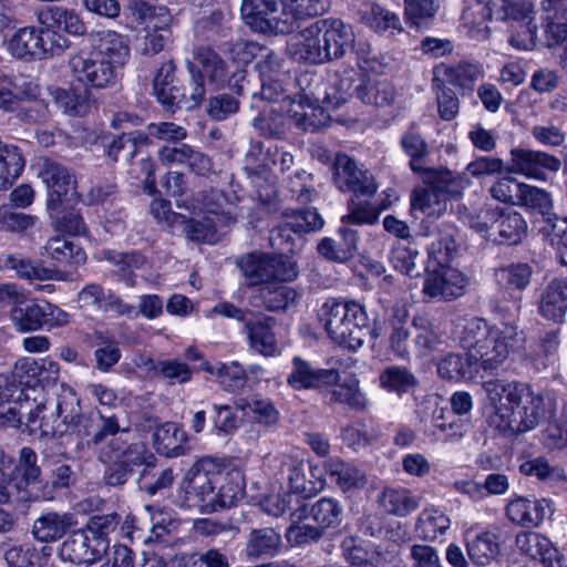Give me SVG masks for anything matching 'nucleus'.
Here are the masks:
<instances>
[{"label":"nucleus","instance_id":"1","mask_svg":"<svg viewBox=\"0 0 567 567\" xmlns=\"http://www.w3.org/2000/svg\"><path fill=\"white\" fill-rule=\"evenodd\" d=\"M483 389L493 408L489 424L503 436L529 432L545 417L544 396L527 383L491 379Z\"/></svg>","mask_w":567,"mask_h":567},{"label":"nucleus","instance_id":"2","mask_svg":"<svg viewBox=\"0 0 567 567\" xmlns=\"http://www.w3.org/2000/svg\"><path fill=\"white\" fill-rule=\"evenodd\" d=\"M87 47L80 49L69 61L73 75L87 86L106 89L117 80V70L126 64L130 47L125 38L110 29L92 30Z\"/></svg>","mask_w":567,"mask_h":567},{"label":"nucleus","instance_id":"3","mask_svg":"<svg viewBox=\"0 0 567 567\" xmlns=\"http://www.w3.org/2000/svg\"><path fill=\"white\" fill-rule=\"evenodd\" d=\"M9 406L8 413L19 424L25 423L31 430H40L42 435H63L69 431V423L80 411V399L70 386H62L54 398L45 399L33 406V402L24 400Z\"/></svg>","mask_w":567,"mask_h":567},{"label":"nucleus","instance_id":"4","mask_svg":"<svg viewBox=\"0 0 567 567\" xmlns=\"http://www.w3.org/2000/svg\"><path fill=\"white\" fill-rule=\"evenodd\" d=\"M319 318L328 337L352 351L361 348L369 336L379 337L371 329L364 306L353 300L328 299L321 306Z\"/></svg>","mask_w":567,"mask_h":567},{"label":"nucleus","instance_id":"5","mask_svg":"<svg viewBox=\"0 0 567 567\" xmlns=\"http://www.w3.org/2000/svg\"><path fill=\"white\" fill-rule=\"evenodd\" d=\"M425 186L411 194V208L429 217H441L447 210L450 198L460 195V182L447 169H432L419 174Z\"/></svg>","mask_w":567,"mask_h":567},{"label":"nucleus","instance_id":"6","mask_svg":"<svg viewBox=\"0 0 567 567\" xmlns=\"http://www.w3.org/2000/svg\"><path fill=\"white\" fill-rule=\"evenodd\" d=\"M213 312L244 322L249 346L252 350L266 357H274L279 352L278 341L274 331L276 320L272 317L243 310L229 302H220L213 308Z\"/></svg>","mask_w":567,"mask_h":567},{"label":"nucleus","instance_id":"7","mask_svg":"<svg viewBox=\"0 0 567 567\" xmlns=\"http://www.w3.org/2000/svg\"><path fill=\"white\" fill-rule=\"evenodd\" d=\"M523 341V333L513 324L492 327V333L478 344L470 359L483 372L493 373L504 365L509 353L520 347Z\"/></svg>","mask_w":567,"mask_h":567},{"label":"nucleus","instance_id":"8","mask_svg":"<svg viewBox=\"0 0 567 567\" xmlns=\"http://www.w3.org/2000/svg\"><path fill=\"white\" fill-rule=\"evenodd\" d=\"M285 0H243L240 13L246 24L261 33L288 34Z\"/></svg>","mask_w":567,"mask_h":567},{"label":"nucleus","instance_id":"9","mask_svg":"<svg viewBox=\"0 0 567 567\" xmlns=\"http://www.w3.org/2000/svg\"><path fill=\"white\" fill-rule=\"evenodd\" d=\"M333 171L334 183L342 192H351L357 197H371L378 189L373 175L347 154L337 155Z\"/></svg>","mask_w":567,"mask_h":567},{"label":"nucleus","instance_id":"10","mask_svg":"<svg viewBox=\"0 0 567 567\" xmlns=\"http://www.w3.org/2000/svg\"><path fill=\"white\" fill-rule=\"evenodd\" d=\"M107 547V539H102L82 528L68 536L61 544L59 555L64 561L89 566L100 559Z\"/></svg>","mask_w":567,"mask_h":567},{"label":"nucleus","instance_id":"11","mask_svg":"<svg viewBox=\"0 0 567 567\" xmlns=\"http://www.w3.org/2000/svg\"><path fill=\"white\" fill-rule=\"evenodd\" d=\"M59 371V364L53 361L22 358L16 362L11 373L6 375L17 386L18 391L14 394L18 400L23 402L29 400L28 390L45 379L56 380Z\"/></svg>","mask_w":567,"mask_h":567},{"label":"nucleus","instance_id":"12","mask_svg":"<svg viewBox=\"0 0 567 567\" xmlns=\"http://www.w3.org/2000/svg\"><path fill=\"white\" fill-rule=\"evenodd\" d=\"M48 189L47 208L53 212L75 192V178L64 165L45 158L38 173Z\"/></svg>","mask_w":567,"mask_h":567},{"label":"nucleus","instance_id":"13","mask_svg":"<svg viewBox=\"0 0 567 567\" xmlns=\"http://www.w3.org/2000/svg\"><path fill=\"white\" fill-rule=\"evenodd\" d=\"M69 430L76 434L82 445L91 447L99 445L107 435H115L120 431V424L114 415L104 416L97 410L83 415L80 410L69 423Z\"/></svg>","mask_w":567,"mask_h":567},{"label":"nucleus","instance_id":"14","mask_svg":"<svg viewBox=\"0 0 567 567\" xmlns=\"http://www.w3.org/2000/svg\"><path fill=\"white\" fill-rule=\"evenodd\" d=\"M560 166V159L553 155L517 147L511 151V162L506 171L528 178L545 181L547 173H556Z\"/></svg>","mask_w":567,"mask_h":567},{"label":"nucleus","instance_id":"15","mask_svg":"<svg viewBox=\"0 0 567 567\" xmlns=\"http://www.w3.org/2000/svg\"><path fill=\"white\" fill-rule=\"evenodd\" d=\"M468 285V278L455 268H441L427 272L424 278L422 292L425 297L449 301L464 295Z\"/></svg>","mask_w":567,"mask_h":567},{"label":"nucleus","instance_id":"16","mask_svg":"<svg viewBox=\"0 0 567 567\" xmlns=\"http://www.w3.org/2000/svg\"><path fill=\"white\" fill-rule=\"evenodd\" d=\"M101 462H120L133 472L136 466L153 467L156 457L143 442L126 444L121 439H112L99 456Z\"/></svg>","mask_w":567,"mask_h":567},{"label":"nucleus","instance_id":"17","mask_svg":"<svg viewBox=\"0 0 567 567\" xmlns=\"http://www.w3.org/2000/svg\"><path fill=\"white\" fill-rule=\"evenodd\" d=\"M185 487V502L187 507L199 509H216L215 486L220 481L218 473H210L198 467H193Z\"/></svg>","mask_w":567,"mask_h":567},{"label":"nucleus","instance_id":"18","mask_svg":"<svg viewBox=\"0 0 567 567\" xmlns=\"http://www.w3.org/2000/svg\"><path fill=\"white\" fill-rule=\"evenodd\" d=\"M515 544L518 550L544 567H563L564 556L549 538L536 532H520Z\"/></svg>","mask_w":567,"mask_h":567},{"label":"nucleus","instance_id":"19","mask_svg":"<svg viewBox=\"0 0 567 567\" xmlns=\"http://www.w3.org/2000/svg\"><path fill=\"white\" fill-rule=\"evenodd\" d=\"M319 25L326 40V62L341 59L353 49L355 35L351 25L340 19H322Z\"/></svg>","mask_w":567,"mask_h":567},{"label":"nucleus","instance_id":"20","mask_svg":"<svg viewBox=\"0 0 567 567\" xmlns=\"http://www.w3.org/2000/svg\"><path fill=\"white\" fill-rule=\"evenodd\" d=\"M505 511L512 523L526 528L539 526L554 512L546 498L532 501L522 496L509 501Z\"/></svg>","mask_w":567,"mask_h":567},{"label":"nucleus","instance_id":"21","mask_svg":"<svg viewBox=\"0 0 567 567\" xmlns=\"http://www.w3.org/2000/svg\"><path fill=\"white\" fill-rule=\"evenodd\" d=\"M293 369L288 375L287 382L295 390L319 389L329 386L339 381V372L336 369H313L309 362L299 357L292 360Z\"/></svg>","mask_w":567,"mask_h":567},{"label":"nucleus","instance_id":"22","mask_svg":"<svg viewBox=\"0 0 567 567\" xmlns=\"http://www.w3.org/2000/svg\"><path fill=\"white\" fill-rule=\"evenodd\" d=\"M353 81L351 76L334 75L330 85V91L322 78H309V93L307 96L313 99L316 103H323L327 107L338 109L351 96Z\"/></svg>","mask_w":567,"mask_h":567},{"label":"nucleus","instance_id":"23","mask_svg":"<svg viewBox=\"0 0 567 567\" xmlns=\"http://www.w3.org/2000/svg\"><path fill=\"white\" fill-rule=\"evenodd\" d=\"M506 14L512 19L511 37L508 42L518 50H532L536 45L537 25L530 16V6L524 2L519 9H515L514 4H509Z\"/></svg>","mask_w":567,"mask_h":567},{"label":"nucleus","instance_id":"24","mask_svg":"<svg viewBox=\"0 0 567 567\" xmlns=\"http://www.w3.org/2000/svg\"><path fill=\"white\" fill-rule=\"evenodd\" d=\"M319 20L301 30L291 38L288 44V52L296 61H303L312 64L326 63V55L320 48Z\"/></svg>","mask_w":567,"mask_h":567},{"label":"nucleus","instance_id":"25","mask_svg":"<svg viewBox=\"0 0 567 567\" xmlns=\"http://www.w3.org/2000/svg\"><path fill=\"white\" fill-rule=\"evenodd\" d=\"M340 548L347 565L334 564L328 567H385L388 561L379 548H368L354 536H346L340 543Z\"/></svg>","mask_w":567,"mask_h":567},{"label":"nucleus","instance_id":"26","mask_svg":"<svg viewBox=\"0 0 567 567\" xmlns=\"http://www.w3.org/2000/svg\"><path fill=\"white\" fill-rule=\"evenodd\" d=\"M174 73L175 64L173 61H166L161 65L153 81L157 101L171 111L181 107L187 99L185 90L175 84Z\"/></svg>","mask_w":567,"mask_h":567},{"label":"nucleus","instance_id":"27","mask_svg":"<svg viewBox=\"0 0 567 567\" xmlns=\"http://www.w3.org/2000/svg\"><path fill=\"white\" fill-rule=\"evenodd\" d=\"M79 302L81 307L86 309H94L113 315H130L133 311V307L124 303L121 298L105 291L104 288L96 284L85 286L79 292Z\"/></svg>","mask_w":567,"mask_h":567},{"label":"nucleus","instance_id":"28","mask_svg":"<svg viewBox=\"0 0 567 567\" xmlns=\"http://www.w3.org/2000/svg\"><path fill=\"white\" fill-rule=\"evenodd\" d=\"M35 16L40 25L54 27L58 31L62 29L75 37H86L89 33L81 17L72 9L59 6L45 7L37 11Z\"/></svg>","mask_w":567,"mask_h":567},{"label":"nucleus","instance_id":"29","mask_svg":"<svg viewBox=\"0 0 567 567\" xmlns=\"http://www.w3.org/2000/svg\"><path fill=\"white\" fill-rule=\"evenodd\" d=\"M281 547V534L272 527H261L249 532L244 551L249 560H257L276 556Z\"/></svg>","mask_w":567,"mask_h":567},{"label":"nucleus","instance_id":"30","mask_svg":"<svg viewBox=\"0 0 567 567\" xmlns=\"http://www.w3.org/2000/svg\"><path fill=\"white\" fill-rule=\"evenodd\" d=\"M305 82L308 83L307 87L302 86L303 91V97L307 101V106H303L302 103H300V111H293L291 114V121L293 124L301 128L305 132H318L321 128H324L328 126L330 121V115L328 112L321 106V103H316L313 99L307 96V93H309V76L303 75L299 79L300 85H302ZM322 105H324L322 103Z\"/></svg>","mask_w":567,"mask_h":567},{"label":"nucleus","instance_id":"31","mask_svg":"<svg viewBox=\"0 0 567 567\" xmlns=\"http://www.w3.org/2000/svg\"><path fill=\"white\" fill-rule=\"evenodd\" d=\"M538 311L547 320L564 321L567 313V282L564 279H554L543 289Z\"/></svg>","mask_w":567,"mask_h":567},{"label":"nucleus","instance_id":"32","mask_svg":"<svg viewBox=\"0 0 567 567\" xmlns=\"http://www.w3.org/2000/svg\"><path fill=\"white\" fill-rule=\"evenodd\" d=\"M323 470L331 484L342 492L360 489L367 484V476L359 467L339 457L327 460Z\"/></svg>","mask_w":567,"mask_h":567},{"label":"nucleus","instance_id":"33","mask_svg":"<svg viewBox=\"0 0 567 567\" xmlns=\"http://www.w3.org/2000/svg\"><path fill=\"white\" fill-rule=\"evenodd\" d=\"M466 549L471 561L476 566H487L499 553L498 536L489 530L466 533Z\"/></svg>","mask_w":567,"mask_h":567},{"label":"nucleus","instance_id":"34","mask_svg":"<svg viewBox=\"0 0 567 567\" xmlns=\"http://www.w3.org/2000/svg\"><path fill=\"white\" fill-rule=\"evenodd\" d=\"M400 146L409 156V167L413 173L421 174L425 171L433 169L425 166V161L430 156L431 148L426 140L422 136L416 123H412L401 135Z\"/></svg>","mask_w":567,"mask_h":567},{"label":"nucleus","instance_id":"35","mask_svg":"<svg viewBox=\"0 0 567 567\" xmlns=\"http://www.w3.org/2000/svg\"><path fill=\"white\" fill-rule=\"evenodd\" d=\"M187 435L174 422H165L155 427L153 444L156 452L166 457H177L187 452Z\"/></svg>","mask_w":567,"mask_h":567},{"label":"nucleus","instance_id":"36","mask_svg":"<svg viewBox=\"0 0 567 567\" xmlns=\"http://www.w3.org/2000/svg\"><path fill=\"white\" fill-rule=\"evenodd\" d=\"M72 524L73 516L71 514L49 512L34 520L32 534L41 543H52L60 539Z\"/></svg>","mask_w":567,"mask_h":567},{"label":"nucleus","instance_id":"37","mask_svg":"<svg viewBox=\"0 0 567 567\" xmlns=\"http://www.w3.org/2000/svg\"><path fill=\"white\" fill-rule=\"evenodd\" d=\"M42 300L28 299L25 295L10 310V320L20 332L35 331L43 327Z\"/></svg>","mask_w":567,"mask_h":567},{"label":"nucleus","instance_id":"38","mask_svg":"<svg viewBox=\"0 0 567 567\" xmlns=\"http://www.w3.org/2000/svg\"><path fill=\"white\" fill-rule=\"evenodd\" d=\"M527 224L517 212L501 210V217L496 224L493 241L506 245H517L526 236Z\"/></svg>","mask_w":567,"mask_h":567},{"label":"nucleus","instance_id":"39","mask_svg":"<svg viewBox=\"0 0 567 567\" xmlns=\"http://www.w3.org/2000/svg\"><path fill=\"white\" fill-rule=\"evenodd\" d=\"M200 80L207 79L210 84L223 85L227 79V68L221 58L212 49L202 47L195 53Z\"/></svg>","mask_w":567,"mask_h":567},{"label":"nucleus","instance_id":"40","mask_svg":"<svg viewBox=\"0 0 567 567\" xmlns=\"http://www.w3.org/2000/svg\"><path fill=\"white\" fill-rule=\"evenodd\" d=\"M440 9V0H404L405 23L417 30L429 29Z\"/></svg>","mask_w":567,"mask_h":567},{"label":"nucleus","instance_id":"41","mask_svg":"<svg viewBox=\"0 0 567 567\" xmlns=\"http://www.w3.org/2000/svg\"><path fill=\"white\" fill-rule=\"evenodd\" d=\"M334 388L330 391V403L346 404L352 410L364 411L368 406V400L360 390L359 380L350 377L341 383H333Z\"/></svg>","mask_w":567,"mask_h":567},{"label":"nucleus","instance_id":"42","mask_svg":"<svg viewBox=\"0 0 567 567\" xmlns=\"http://www.w3.org/2000/svg\"><path fill=\"white\" fill-rule=\"evenodd\" d=\"M237 264L249 286L270 285L268 254L251 252L241 257Z\"/></svg>","mask_w":567,"mask_h":567},{"label":"nucleus","instance_id":"43","mask_svg":"<svg viewBox=\"0 0 567 567\" xmlns=\"http://www.w3.org/2000/svg\"><path fill=\"white\" fill-rule=\"evenodd\" d=\"M7 49L14 58L38 60V28L18 29L8 40Z\"/></svg>","mask_w":567,"mask_h":567},{"label":"nucleus","instance_id":"44","mask_svg":"<svg viewBox=\"0 0 567 567\" xmlns=\"http://www.w3.org/2000/svg\"><path fill=\"white\" fill-rule=\"evenodd\" d=\"M133 14L146 23V30L172 33L171 27L174 18L164 6L151 7L146 2L141 1L135 4Z\"/></svg>","mask_w":567,"mask_h":567},{"label":"nucleus","instance_id":"45","mask_svg":"<svg viewBox=\"0 0 567 567\" xmlns=\"http://www.w3.org/2000/svg\"><path fill=\"white\" fill-rule=\"evenodd\" d=\"M43 249L44 255L61 264L80 265L86 259L81 247L61 236L50 238Z\"/></svg>","mask_w":567,"mask_h":567},{"label":"nucleus","instance_id":"46","mask_svg":"<svg viewBox=\"0 0 567 567\" xmlns=\"http://www.w3.org/2000/svg\"><path fill=\"white\" fill-rule=\"evenodd\" d=\"M450 524L449 516L439 508H425L417 518L416 533L425 540H435L445 533Z\"/></svg>","mask_w":567,"mask_h":567},{"label":"nucleus","instance_id":"47","mask_svg":"<svg viewBox=\"0 0 567 567\" xmlns=\"http://www.w3.org/2000/svg\"><path fill=\"white\" fill-rule=\"evenodd\" d=\"M380 504L388 514L406 516L419 506L417 498L406 488H385Z\"/></svg>","mask_w":567,"mask_h":567},{"label":"nucleus","instance_id":"48","mask_svg":"<svg viewBox=\"0 0 567 567\" xmlns=\"http://www.w3.org/2000/svg\"><path fill=\"white\" fill-rule=\"evenodd\" d=\"M379 379L383 389L400 395L414 391L419 385L416 377L404 367H389L381 372Z\"/></svg>","mask_w":567,"mask_h":567},{"label":"nucleus","instance_id":"49","mask_svg":"<svg viewBox=\"0 0 567 567\" xmlns=\"http://www.w3.org/2000/svg\"><path fill=\"white\" fill-rule=\"evenodd\" d=\"M24 159L16 146H0V189H8L20 176Z\"/></svg>","mask_w":567,"mask_h":567},{"label":"nucleus","instance_id":"50","mask_svg":"<svg viewBox=\"0 0 567 567\" xmlns=\"http://www.w3.org/2000/svg\"><path fill=\"white\" fill-rule=\"evenodd\" d=\"M354 90L358 97L365 104L388 106L394 101V89L386 80H369Z\"/></svg>","mask_w":567,"mask_h":567},{"label":"nucleus","instance_id":"51","mask_svg":"<svg viewBox=\"0 0 567 567\" xmlns=\"http://www.w3.org/2000/svg\"><path fill=\"white\" fill-rule=\"evenodd\" d=\"M102 257L116 267L122 279L131 286L134 284V270L140 269L145 264L144 256L137 251L121 252L107 249L102 251Z\"/></svg>","mask_w":567,"mask_h":567},{"label":"nucleus","instance_id":"52","mask_svg":"<svg viewBox=\"0 0 567 567\" xmlns=\"http://www.w3.org/2000/svg\"><path fill=\"white\" fill-rule=\"evenodd\" d=\"M285 16L289 18L291 33L299 20L315 18L327 11V0H285Z\"/></svg>","mask_w":567,"mask_h":567},{"label":"nucleus","instance_id":"53","mask_svg":"<svg viewBox=\"0 0 567 567\" xmlns=\"http://www.w3.org/2000/svg\"><path fill=\"white\" fill-rule=\"evenodd\" d=\"M70 44V40L54 27L38 29V60L61 55Z\"/></svg>","mask_w":567,"mask_h":567},{"label":"nucleus","instance_id":"54","mask_svg":"<svg viewBox=\"0 0 567 567\" xmlns=\"http://www.w3.org/2000/svg\"><path fill=\"white\" fill-rule=\"evenodd\" d=\"M196 202L197 205H194V208H198L214 219L221 217V225L229 220V213L225 212L228 200L221 190L216 188L205 189L198 193Z\"/></svg>","mask_w":567,"mask_h":567},{"label":"nucleus","instance_id":"55","mask_svg":"<svg viewBox=\"0 0 567 567\" xmlns=\"http://www.w3.org/2000/svg\"><path fill=\"white\" fill-rule=\"evenodd\" d=\"M532 275V267L523 262L513 264L495 271L497 282L508 290L525 289L530 282Z\"/></svg>","mask_w":567,"mask_h":567},{"label":"nucleus","instance_id":"56","mask_svg":"<svg viewBox=\"0 0 567 567\" xmlns=\"http://www.w3.org/2000/svg\"><path fill=\"white\" fill-rule=\"evenodd\" d=\"M212 374H215L219 384L226 391H237L243 389L247 382L246 370L236 361L229 363H218L215 367L206 368Z\"/></svg>","mask_w":567,"mask_h":567},{"label":"nucleus","instance_id":"57","mask_svg":"<svg viewBox=\"0 0 567 567\" xmlns=\"http://www.w3.org/2000/svg\"><path fill=\"white\" fill-rule=\"evenodd\" d=\"M546 41L549 48L567 45V8L553 7L546 12Z\"/></svg>","mask_w":567,"mask_h":567},{"label":"nucleus","instance_id":"58","mask_svg":"<svg viewBox=\"0 0 567 567\" xmlns=\"http://www.w3.org/2000/svg\"><path fill=\"white\" fill-rule=\"evenodd\" d=\"M260 298L264 306L270 311L285 310L296 303L299 293L288 286H262L260 288Z\"/></svg>","mask_w":567,"mask_h":567},{"label":"nucleus","instance_id":"59","mask_svg":"<svg viewBox=\"0 0 567 567\" xmlns=\"http://www.w3.org/2000/svg\"><path fill=\"white\" fill-rule=\"evenodd\" d=\"M492 19V10L489 6L478 4L475 9L466 10L462 20L464 27L467 28V35L474 40L483 41L488 39L491 30L485 20Z\"/></svg>","mask_w":567,"mask_h":567},{"label":"nucleus","instance_id":"60","mask_svg":"<svg viewBox=\"0 0 567 567\" xmlns=\"http://www.w3.org/2000/svg\"><path fill=\"white\" fill-rule=\"evenodd\" d=\"M177 224L183 225V230L186 233L187 238L195 241L210 240L216 231L223 226L221 217L214 219L209 216H205L200 220L186 219V217L182 215Z\"/></svg>","mask_w":567,"mask_h":567},{"label":"nucleus","instance_id":"61","mask_svg":"<svg viewBox=\"0 0 567 567\" xmlns=\"http://www.w3.org/2000/svg\"><path fill=\"white\" fill-rule=\"evenodd\" d=\"M342 507L333 498H320L311 505L309 516L321 526L328 528L341 523Z\"/></svg>","mask_w":567,"mask_h":567},{"label":"nucleus","instance_id":"62","mask_svg":"<svg viewBox=\"0 0 567 567\" xmlns=\"http://www.w3.org/2000/svg\"><path fill=\"white\" fill-rule=\"evenodd\" d=\"M492 333V327L480 318H471L465 320L460 333V343L462 348L468 351V355L473 354L478 344L482 343Z\"/></svg>","mask_w":567,"mask_h":567},{"label":"nucleus","instance_id":"63","mask_svg":"<svg viewBox=\"0 0 567 567\" xmlns=\"http://www.w3.org/2000/svg\"><path fill=\"white\" fill-rule=\"evenodd\" d=\"M473 360L463 358L461 354L450 353L437 364V373L449 381H460L471 378V363Z\"/></svg>","mask_w":567,"mask_h":567},{"label":"nucleus","instance_id":"64","mask_svg":"<svg viewBox=\"0 0 567 567\" xmlns=\"http://www.w3.org/2000/svg\"><path fill=\"white\" fill-rule=\"evenodd\" d=\"M412 326L414 329V342L423 352L432 351L441 343L440 334L426 316H415Z\"/></svg>","mask_w":567,"mask_h":567}]
</instances>
